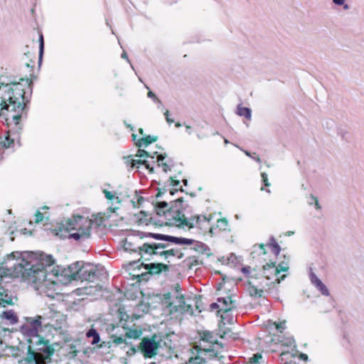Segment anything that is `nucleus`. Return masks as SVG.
<instances>
[{
	"label": "nucleus",
	"mask_w": 364,
	"mask_h": 364,
	"mask_svg": "<svg viewBox=\"0 0 364 364\" xmlns=\"http://www.w3.org/2000/svg\"><path fill=\"white\" fill-rule=\"evenodd\" d=\"M6 264L5 269L3 272L4 275L0 274V307L13 304L11 296L8 294V290L2 285L4 277H21L25 280L38 284L52 280L49 277L51 272H49L48 269L53 265L54 259L50 255L30 252L14 259V256L11 254L8 257V262ZM52 282H53L52 281ZM0 317L11 324H14L18 321V316L13 310L1 311Z\"/></svg>",
	"instance_id": "obj_1"
},
{
	"label": "nucleus",
	"mask_w": 364,
	"mask_h": 364,
	"mask_svg": "<svg viewBox=\"0 0 364 364\" xmlns=\"http://www.w3.org/2000/svg\"><path fill=\"white\" fill-rule=\"evenodd\" d=\"M179 191H182L180 182L171 177L168 186L159 188L156 198L164 196L165 200L156 203L155 211L158 215L164 217L163 222L166 225L188 228L190 218H187L181 210L182 200L181 198H173Z\"/></svg>",
	"instance_id": "obj_2"
},
{
	"label": "nucleus",
	"mask_w": 364,
	"mask_h": 364,
	"mask_svg": "<svg viewBox=\"0 0 364 364\" xmlns=\"http://www.w3.org/2000/svg\"><path fill=\"white\" fill-rule=\"evenodd\" d=\"M165 245L161 243H144L139 247L140 255L145 260H154L155 262L144 264L146 269L149 270L152 273H159L164 267L160 259L167 260L172 257L178 256V252L173 249L166 250Z\"/></svg>",
	"instance_id": "obj_3"
},
{
	"label": "nucleus",
	"mask_w": 364,
	"mask_h": 364,
	"mask_svg": "<svg viewBox=\"0 0 364 364\" xmlns=\"http://www.w3.org/2000/svg\"><path fill=\"white\" fill-rule=\"evenodd\" d=\"M83 220L82 216L78 215L61 222L54 230L55 235L63 238L69 237L76 240L88 238L90 233L91 220L88 222L86 228H82Z\"/></svg>",
	"instance_id": "obj_4"
},
{
	"label": "nucleus",
	"mask_w": 364,
	"mask_h": 364,
	"mask_svg": "<svg viewBox=\"0 0 364 364\" xmlns=\"http://www.w3.org/2000/svg\"><path fill=\"white\" fill-rule=\"evenodd\" d=\"M13 96L6 100L4 116L8 125H14L17 129H20V122L23 112L28 100L25 95L26 92H13Z\"/></svg>",
	"instance_id": "obj_5"
},
{
	"label": "nucleus",
	"mask_w": 364,
	"mask_h": 364,
	"mask_svg": "<svg viewBox=\"0 0 364 364\" xmlns=\"http://www.w3.org/2000/svg\"><path fill=\"white\" fill-rule=\"evenodd\" d=\"M103 193L108 200L109 207L107 210V213H100L97 215H92V226L95 225L97 227L103 225L111 226L112 224L108 223V220L114 215L116 211L119 209L121 205V200L116 192L109 191L106 189L103 190Z\"/></svg>",
	"instance_id": "obj_6"
},
{
	"label": "nucleus",
	"mask_w": 364,
	"mask_h": 364,
	"mask_svg": "<svg viewBox=\"0 0 364 364\" xmlns=\"http://www.w3.org/2000/svg\"><path fill=\"white\" fill-rule=\"evenodd\" d=\"M163 304L168 309L171 314L175 312L183 313L191 309V305L186 304L182 294L176 293V296H171L170 293L164 295Z\"/></svg>",
	"instance_id": "obj_7"
},
{
	"label": "nucleus",
	"mask_w": 364,
	"mask_h": 364,
	"mask_svg": "<svg viewBox=\"0 0 364 364\" xmlns=\"http://www.w3.org/2000/svg\"><path fill=\"white\" fill-rule=\"evenodd\" d=\"M1 85L8 88L7 91H26L28 88L30 91L33 90L32 79L28 77H6L0 83Z\"/></svg>",
	"instance_id": "obj_8"
},
{
	"label": "nucleus",
	"mask_w": 364,
	"mask_h": 364,
	"mask_svg": "<svg viewBox=\"0 0 364 364\" xmlns=\"http://www.w3.org/2000/svg\"><path fill=\"white\" fill-rule=\"evenodd\" d=\"M149 154L143 149H139L138 154L135 156V159H132L130 156L124 159L125 164L132 168L136 167L140 171L147 170L150 173L154 172V168L150 166L146 161Z\"/></svg>",
	"instance_id": "obj_9"
},
{
	"label": "nucleus",
	"mask_w": 364,
	"mask_h": 364,
	"mask_svg": "<svg viewBox=\"0 0 364 364\" xmlns=\"http://www.w3.org/2000/svg\"><path fill=\"white\" fill-rule=\"evenodd\" d=\"M213 219V215H197L190 218L188 228H197L201 230L204 233L210 235L211 220Z\"/></svg>",
	"instance_id": "obj_10"
},
{
	"label": "nucleus",
	"mask_w": 364,
	"mask_h": 364,
	"mask_svg": "<svg viewBox=\"0 0 364 364\" xmlns=\"http://www.w3.org/2000/svg\"><path fill=\"white\" fill-rule=\"evenodd\" d=\"M288 270V267L283 264H279L278 267H275L274 263L267 264L264 266V274L267 279H273L272 283L276 282L279 283L284 279L285 275L279 277L281 272H284Z\"/></svg>",
	"instance_id": "obj_11"
},
{
	"label": "nucleus",
	"mask_w": 364,
	"mask_h": 364,
	"mask_svg": "<svg viewBox=\"0 0 364 364\" xmlns=\"http://www.w3.org/2000/svg\"><path fill=\"white\" fill-rule=\"evenodd\" d=\"M218 356L217 353L214 349L210 348H200L197 355L192 356L189 358L186 364H201L205 363Z\"/></svg>",
	"instance_id": "obj_12"
},
{
	"label": "nucleus",
	"mask_w": 364,
	"mask_h": 364,
	"mask_svg": "<svg viewBox=\"0 0 364 364\" xmlns=\"http://www.w3.org/2000/svg\"><path fill=\"white\" fill-rule=\"evenodd\" d=\"M220 303V310L218 313L220 314L223 320L225 318V314L236 308L235 301L232 300L231 296H227L218 299Z\"/></svg>",
	"instance_id": "obj_13"
},
{
	"label": "nucleus",
	"mask_w": 364,
	"mask_h": 364,
	"mask_svg": "<svg viewBox=\"0 0 364 364\" xmlns=\"http://www.w3.org/2000/svg\"><path fill=\"white\" fill-rule=\"evenodd\" d=\"M139 133L141 134V136L139 138L137 137V134H132V135L133 141L139 147H146L151 143L156 141V137L150 135H145L144 134V130L141 128L139 129Z\"/></svg>",
	"instance_id": "obj_14"
},
{
	"label": "nucleus",
	"mask_w": 364,
	"mask_h": 364,
	"mask_svg": "<svg viewBox=\"0 0 364 364\" xmlns=\"http://www.w3.org/2000/svg\"><path fill=\"white\" fill-rule=\"evenodd\" d=\"M152 237L156 239H161L165 241L172 242L178 245H191L193 243L192 239H188L184 237H177L173 236L165 235H154L150 234Z\"/></svg>",
	"instance_id": "obj_15"
},
{
	"label": "nucleus",
	"mask_w": 364,
	"mask_h": 364,
	"mask_svg": "<svg viewBox=\"0 0 364 364\" xmlns=\"http://www.w3.org/2000/svg\"><path fill=\"white\" fill-rule=\"evenodd\" d=\"M142 350L144 354L149 357L156 355V350L158 348L156 343L149 339H146L142 342Z\"/></svg>",
	"instance_id": "obj_16"
},
{
	"label": "nucleus",
	"mask_w": 364,
	"mask_h": 364,
	"mask_svg": "<svg viewBox=\"0 0 364 364\" xmlns=\"http://www.w3.org/2000/svg\"><path fill=\"white\" fill-rule=\"evenodd\" d=\"M26 364H45V360L43 356L34 351H31V348L28 350V356L25 360Z\"/></svg>",
	"instance_id": "obj_17"
},
{
	"label": "nucleus",
	"mask_w": 364,
	"mask_h": 364,
	"mask_svg": "<svg viewBox=\"0 0 364 364\" xmlns=\"http://www.w3.org/2000/svg\"><path fill=\"white\" fill-rule=\"evenodd\" d=\"M228 226V221L226 218H218L215 225H211L210 235H215L220 231L225 230Z\"/></svg>",
	"instance_id": "obj_18"
},
{
	"label": "nucleus",
	"mask_w": 364,
	"mask_h": 364,
	"mask_svg": "<svg viewBox=\"0 0 364 364\" xmlns=\"http://www.w3.org/2000/svg\"><path fill=\"white\" fill-rule=\"evenodd\" d=\"M12 134L11 130L8 132V135L4 138L0 136V149L14 148L15 146V144H19L18 139L16 141V139L14 138H11Z\"/></svg>",
	"instance_id": "obj_19"
},
{
	"label": "nucleus",
	"mask_w": 364,
	"mask_h": 364,
	"mask_svg": "<svg viewBox=\"0 0 364 364\" xmlns=\"http://www.w3.org/2000/svg\"><path fill=\"white\" fill-rule=\"evenodd\" d=\"M36 338H37V341H36L37 343H38L39 344L43 343L45 346V348H39L38 350L44 351L48 355H50L51 354L53 353L54 350L51 346H48V341L44 340L43 337H39V336H37Z\"/></svg>",
	"instance_id": "obj_20"
},
{
	"label": "nucleus",
	"mask_w": 364,
	"mask_h": 364,
	"mask_svg": "<svg viewBox=\"0 0 364 364\" xmlns=\"http://www.w3.org/2000/svg\"><path fill=\"white\" fill-rule=\"evenodd\" d=\"M43 317L41 316H37L34 318L29 317L27 318L28 323H29L34 328L36 331H38L41 328Z\"/></svg>",
	"instance_id": "obj_21"
},
{
	"label": "nucleus",
	"mask_w": 364,
	"mask_h": 364,
	"mask_svg": "<svg viewBox=\"0 0 364 364\" xmlns=\"http://www.w3.org/2000/svg\"><path fill=\"white\" fill-rule=\"evenodd\" d=\"M106 276H107V272H106L104 267H102V265H100V264L96 265L95 270L92 269V279H94L95 277L100 278V277H106ZM94 282V279H92V282Z\"/></svg>",
	"instance_id": "obj_22"
},
{
	"label": "nucleus",
	"mask_w": 364,
	"mask_h": 364,
	"mask_svg": "<svg viewBox=\"0 0 364 364\" xmlns=\"http://www.w3.org/2000/svg\"><path fill=\"white\" fill-rule=\"evenodd\" d=\"M158 159V166L159 168H161L162 171L165 173H167L168 171L171 170V164L168 163L167 161H164V157L162 155H159L157 157Z\"/></svg>",
	"instance_id": "obj_23"
},
{
	"label": "nucleus",
	"mask_w": 364,
	"mask_h": 364,
	"mask_svg": "<svg viewBox=\"0 0 364 364\" xmlns=\"http://www.w3.org/2000/svg\"><path fill=\"white\" fill-rule=\"evenodd\" d=\"M237 114L241 117H245L247 119H251V110L247 107H244L242 106H238Z\"/></svg>",
	"instance_id": "obj_24"
},
{
	"label": "nucleus",
	"mask_w": 364,
	"mask_h": 364,
	"mask_svg": "<svg viewBox=\"0 0 364 364\" xmlns=\"http://www.w3.org/2000/svg\"><path fill=\"white\" fill-rule=\"evenodd\" d=\"M39 51H38V64L41 65L43 59V52H44V40L43 36L42 33L39 36Z\"/></svg>",
	"instance_id": "obj_25"
},
{
	"label": "nucleus",
	"mask_w": 364,
	"mask_h": 364,
	"mask_svg": "<svg viewBox=\"0 0 364 364\" xmlns=\"http://www.w3.org/2000/svg\"><path fill=\"white\" fill-rule=\"evenodd\" d=\"M142 332L141 330L129 329L125 334V336L129 338L137 339L141 337Z\"/></svg>",
	"instance_id": "obj_26"
},
{
	"label": "nucleus",
	"mask_w": 364,
	"mask_h": 364,
	"mask_svg": "<svg viewBox=\"0 0 364 364\" xmlns=\"http://www.w3.org/2000/svg\"><path fill=\"white\" fill-rule=\"evenodd\" d=\"M269 247L272 249L273 253L276 256H278L279 255L280 251H281V248H280L279 245H278V243L274 240V238H272L270 240V242L269 244Z\"/></svg>",
	"instance_id": "obj_27"
},
{
	"label": "nucleus",
	"mask_w": 364,
	"mask_h": 364,
	"mask_svg": "<svg viewBox=\"0 0 364 364\" xmlns=\"http://www.w3.org/2000/svg\"><path fill=\"white\" fill-rule=\"evenodd\" d=\"M201 338V341L203 342H209L210 343H213L215 341L213 336L210 332H203Z\"/></svg>",
	"instance_id": "obj_28"
},
{
	"label": "nucleus",
	"mask_w": 364,
	"mask_h": 364,
	"mask_svg": "<svg viewBox=\"0 0 364 364\" xmlns=\"http://www.w3.org/2000/svg\"><path fill=\"white\" fill-rule=\"evenodd\" d=\"M262 356L260 353L254 354L252 357L250 358V363L252 364H257L259 363V360L262 359Z\"/></svg>",
	"instance_id": "obj_29"
},
{
	"label": "nucleus",
	"mask_w": 364,
	"mask_h": 364,
	"mask_svg": "<svg viewBox=\"0 0 364 364\" xmlns=\"http://www.w3.org/2000/svg\"><path fill=\"white\" fill-rule=\"evenodd\" d=\"M323 295L328 296L329 294L328 290L326 288V287L321 282V283H318V285L316 286Z\"/></svg>",
	"instance_id": "obj_30"
},
{
	"label": "nucleus",
	"mask_w": 364,
	"mask_h": 364,
	"mask_svg": "<svg viewBox=\"0 0 364 364\" xmlns=\"http://www.w3.org/2000/svg\"><path fill=\"white\" fill-rule=\"evenodd\" d=\"M323 295L328 296L329 294L328 290L326 288V287L321 282V283H318V285L316 286Z\"/></svg>",
	"instance_id": "obj_31"
},
{
	"label": "nucleus",
	"mask_w": 364,
	"mask_h": 364,
	"mask_svg": "<svg viewBox=\"0 0 364 364\" xmlns=\"http://www.w3.org/2000/svg\"><path fill=\"white\" fill-rule=\"evenodd\" d=\"M148 96L149 98L152 99L154 102H157L159 105H158V107L159 108H161L162 109H164V107H163V105L161 104V102L158 100L156 95H155V92H148Z\"/></svg>",
	"instance_id": "obj_32"
},
{
	"label": "nucleus",
	"mask_w": 364,
	"mask_h": 364,
	"mask_svg": "<svg viewBox=\"0 0 364 364\" xmlns=\"http://www.w3.org/2000/svg\"><path fill=\"white\" fill-rule=\"evenodd\" d=\"M100 341V336L97 331L92 328V344L97 343Z\"/></svg>",
	"instance_id": "obj_33"
},
{
	"label": "nucleus",
	"mask_w": 364,
	"mask_h": 364,
	"mask_svg": "<svg viewBox=\"0 0 364 364\" xmlns=\"http://www.w3.org/2000/svg\"><path fill=\"white\" fill-rule=\"evenodd\" d=\"M43 215L40 211H37L35 214V223H39L43 221Z\"/></svg>",
	"instance_id": "obj_34"
},
{
	"label": "nucleus",
	"mask_w": 364,
	"mask_h": 364,
	"mask_svg": "<svg viewBox=\"0 0 364 364\" xmlns=\"http://www.w3.org/2000/svg\"><path fill=\"white\" fill-rule=\"evenodd\" d=\"M311 282L315 285H318V283H321V281L314 274V273H311Z\"/></svg>",
	"instance_id": "obj_35"
},
{
	"label": "nucleus",
	"mask_w": 364,
	"mask_h": 364,
	"mask_svg": "<svg viewBox=\"0 0 364 364\" xmlns=\"http://www.w3.org/2000/svg\"><path fill=\"white\" fill-rule=\"evenodd\" d=\"M6 100L1 97H0V116L4 115V109H5V105Z\"/></svg>",
	"instance_id": "obj_36"
},
{
	"label": "nucleus",
	"mask_w": 364,
	"mask_h": 364,
	"mask_svg": "<svg viewBox=\"0 0 364 364\" xmlns=\"http://www.w3.org/2000/svg\"><path fill=\"white\" fill-rule=\"evenodd\" d=\"M164 115H165V117H166V122H167L169 124H172V123H173V122H174V119H171V118L170 117L169 112H168V110H165V112H164Z\"/></svg>",
	"instance_id": "obj_37"
},
{
	"label": "nucleus",
	"mask_w": 364,
	"mask_h": 364,
	"mask_svg": "<svg viewBox=\"0 0 364 364\" xmlns=\"http://www.w3.org/2000/svg\"><path fill=\"white\" fill-rule=\"evenodd\" d=\"M164 115H165V117H166V122H167L169 124H172V123H173V122H174V119H171V118L170 117L169 112H168V110H165V112H164Z\"/></svg>",
	"instance_id": "obj_38"
},
{
	"label": "nucleus",
	"mask_w": 364,
	"mask_h": 364,
	"mask_svg": "<svg viewBox=\"0 0 364 364\" xmlns=\"http://www.w3.org/2000/svg\"><path fill=\"white\" fill-rule=\"evenodd\" d=\"M285 323H286L285 321H281V322L275 323V326H276L277 329L282 330L285 328Z\"/></svg>",
	"instance_id": "obj_39"
},
{
	"label": "nucleus",
	"mask_w": 364,
	"mask_h": 364,
	"mask_svg": "<svg viewBox=\"0 0 364 364\" xmlns=\"http://www.w3.org/2000/svg\"><path fill=\"white\" fill-rule=\"evenodd\" d=\"M262 181H263V182H264V185H265L266 186H269V183H268V179H267V173H262Z\"/></svg>",
	"instance_id": "obj_40"
},
{
	"label": "nucleus",
	"mask_w": 364,
	"mask_h": 364,
	"mask_svg": "<svg viewBox=\"0 0 364 364\" xmlns=\"http://www.w3.org/2000/svg\"><path fill=\"white\" fill-rule=\"evenodd\" d=\"M114 343L121 344L124 343V339L122 337H117L114 340Z\"/></svg>",
	"instance_id": "obj_41"
},
{
	"label": "nucleus",
	"mask_w": 364,
	"mask_h": 364,
	"mask_svg": "<svg viewBox=\"0 0 364 364\" xmlns=\"http://www.w3.org/2000/svg\"><path fill=\"white\" fill-rule=\"evenodd\" d=\"M210 308L212 309H218V310H220V303L218 302V303H213V304H211Z\"/></svg>",
	"instance_id": "obj_42"
},
{
	"label": "nucleus",
	"mask_w": 364,
	"mask_h": 364,
	"mask_svg": "<svg viewBox=\"0 0 364 364\" xmlns=\"http://www.w3.org/2000/svg\"><path fill=\"white\" fill-rule=\"evenodd\" d=\"M333 3L337 5H343L345 0H333Z\"/></svg>",
	"instance_id": "obj_43"
},
{
	"label": "nucleus",
	"mask_w": 364,
	"mask_h": 364,
	"mask_svg": "<svg viewBox=\"0 0 364 364\" xmlns=\"http://www.w3.org/2000/svg\"><path fill=\"white\" fill-rule=\"evenodd\" d=\"M242 272L245 274H249L250 273V267H245L242 269Z\"/></svg>",
	"instance_id": "obj_44"
},
{
	"label": "nucleus",
	"mask_w": 364,
	"mask_h": 364,
	"mask_svg": "<svg viewBox=\"0 0 364 364\" xmlns=\"http://www.w3.org/2000/svg\"><path fill=\"white\" fill-rule=\"evenodd\" d=\"M300 358L304 360H305V361H306L308 360V356L305 353H301L300 354Z\"/></svg>",
	"instance_id": "obj_45"
},
{
	"label": "nucleus",
	"mask_w": 364,
	"mask_h": 364,
	"mask_svg": "<svg viewBox=\"0 0 364 364\" xmlns=\"http://www.w3.org/2000/svg\"><path fill=\"white\" fill-rule=\"evenodd\" d=\"M225 286V282H224L223 284H219L218 287V290H220L222 289H224Z\"/></svg>",
	"instance_id": "obj_46"
},
{
	"label": "nucleus",
	"mask_w": 364,
	"mask_h": 364,
	"mask_svg": "<svg viewBox=\"0 0 364 364\" xmlns=\"http://www.w3.org/2000/svg\"><path fill=\"white\" fill-rule=\"evenodd\" d=\"M86 336L87 338H91V328L86 332Z\"/></svg>",
	"instance_id": "obj_47"
},
{
	"label": "nucleus",
	"mask_w": 364,
	"mask_h": 364,
	"mask_svg": "<svg viewBox=\"0 0 364 364\" xmlns=\"http://www.w3.org/2000/svg\"><path fill=\"white\" fill-rule=\"evenodd\" d=\"M259 248L263 251V253H264V254H265V253H266L265 250H264V245L261 244V245H259Z\"/></svg>",
	"instance_id": "obj_48"
},
{
	"label": "nucleus",
	"mask_w": 364,
	"mask_h": 364,
	"mask_svg": "<svg viewBox=\"0 0 364 364\" xmlns=\"http://www.w3.org/2000/svg\"><path fill=\"white\" fill-rule=\"evenodd\" d=\"M315 201H316V208H320L321 207H320V205L318 204V201L317 200L316 198H315Z\"/></svg>",
	"instance_id": "obj_49"
},
{
	"label": "nucleus",
	"mask_w": 364,
	"mask_h": 364,
	"mask_svg": "<svg viewBox=\"0 0 364 364\" xmlns=\"http://www.w3.org/2000/svg\"><path fill=\"white\" fill-rule=\"evenodd\" d=\"M181 124H180V123H176V127H181Z\"/></svg>",
	"instance_id": "obj_50"
},
{
	"label": "nucleus",
	"mask_w": 364,
	"mask_h": 364,
	"mask_svg": "<svg viewBox=\"0 0 364 364\" xmlns=\"http://www.w3.org/2000/svg\"><path fill=\"white\" fill-rule=\"evenodd\" d=\"M245 154H246V155H247L248 156H250V154L249 152L245 151Z\"/></svg>",
	"instance_id": "obj_51"
},
{
	"label": "nucleus",
	"mask_w": 364,
	"mask_h": 364,
	"mask_svg": "<svg viewBox=\"0 0 364 364\" xmlns=\"http://www.w3.org/2000/svg\"><path fill=\"white\" fill-rule=\"evenodd\" d=\"M127 127H130V128H131V129H132V130H133V127H131V125H129H129H128V124H127Z\"/></svg>",
	"instance_id": "obj_52"
},
{
	"label": "nucleus",
	"mask_w": 364,
	"mask_h": 364,
	"mask_svg": "<svg viewBox=\"0 0 364 364\" xmlns=\"http://www.w3.org/2000/svg\"><path fill=\"white\" fill-rule=\"evenodd\" d=\"M186 129H187L188 130H190L191 127H190V126H186Z\"/></svg>",
	"instance_id": "obj_53"
},
{
	"label": "nucleus",
	"mask_w": 364,
	"mask_h": 364,
	"mask_svg": "<svg viewBox=\"0 0 364 364\" xmlns=\"http://www.w3.org/2000/svg\"><path fill=\"white\" fill-rule=\"evenodd\" d=\"M141 213H144L146 217L148 216V215L145 213L144 211H141Z\"/></svg>",
	"instance_id": "obj_54"
},
{
	"label": "nucleus",
	"mask_w": 364,
	"mask_h": 364,
	"mask_svg": "<svg viewBox=\"0 0 364 364\" xmlns=\"http://www.w3.org/2000/svg\"><path fill=\"white\" fill-rule=\"evenodd\" d=\"M348 8V5H345L344 6V9H347Z\"/></svg>",
	"instance_id": "obj_55"
},
{
	"label": "nucleus",
	"mask_w": 364,
	"mask_h": 364,
	"mask_svg": "<svg viewBox=\"0 0 364 364\" xmlns=\"http://www.w3.org/2000/svg\"><path fill=\"white\" fill-rule=\"evenodd\" d=\"M255 160L257 161L258 162H260V159L259 158L256 159Z\"/></svg>",
	"instance_id": "obj_56"
},
{
	"label": "nucleus",
	"mask_w": 364,
	"mask_h": 364,
	"mask_svg": "<svg viewBox=\"0 0 364 364\" xmlns=\"http://www.w3.org/2000/svg\"><path fill=\"white\" fill-rule=\"evenodd\" d=\"M225 144H228V141L227 139H225Z\"/></svg>",
	"instance_id": "obj_57"
},
{
	"label": "nucleus",
	"mask_w": 364,
	"mask_h": 364,
	"mask_svg": "<svg viewBox=\"0 0 364 364\" xmlns=\"http://www.w3.org/2000/svg\"><path fill=\"white\" fill-rule=\"evenodd\" d=\"M26 66L29 68L30 67V64L29 63H26Z\"/></svg>",
	"instance_id": "obj_58"
},
{
	"label": "nucleus",
	"mask_w": 364,
	"mask_h": 364,
	"mask_svg": "<svg viewBox=\"0 0 364 364\" xmlns=\"http://www.w3.org/2000/svg\"><path fill=\"white\" fill-rule=\"evenodd\" d=\"M31 77H35V76L33 74L30 75Z\"/></svg>",
	"instance_id": "obj_59"
},
{
	"label": "nucleus",
	"mask_w": 364,
	"mask_h": 364,
	"mask_svg": "<svg viewBox=\"0 0 364 364\" xmlns=\"http://www.w3.org/2000/svg\"><path fill=\"white\" fill-rule=\"evenodd\" d=\"M149 364H156V363L155 362H151V363H150Z\"/></svg>",
	"instance_id": "obj_60"
}]
</instances>
